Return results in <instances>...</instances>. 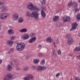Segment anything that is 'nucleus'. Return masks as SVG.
<instances>
[{
    "label": "nucleus",
    "mask_w": 80,
    "mask_h": 80,
    "mask_svg": "<svg viewBox=\"0 0 80 80\" xmlns=\"http://www.w3.org/2000/svg\"><path fill=\"white\" fill-rule=\"evenodd\" d=\"M26 7L30 11L36 10L37 12H38V11H40V9L38 8L33 6V4L30 2H28L26 4Z\"/></svg>",
    "instance_id": "1"
},
{
    "label": "nucleus",
    "mask_w": 80,
    "mask_h": 80,
    "mask_svg": "<svg viewBox=\"0 0 80 80\" xmlns=\"http://www.w3.org/2000/svg\"><path fill=\"white\" fill-rule=\"evenodd\" d=\"M26 15L29 17H31L32 18H34L35 20H38L39 16L38 13L36 11L33 12L31 14L30 12H28L26 13Z\"/></svg>",
    "instance_id": "2"
},
{
    "label": "nucleus",
    "mask_w": 80,
    "mask_h": 80,
    "mask_svg": "<svg viewBox=\"0 0 80 80\" xmlns=\"http://www.w3.org/2000/svg\"><path fill=\"white\" fill-rule=\"evenodd\" d=\"M25 47V43H19L16 46V50L20 52L24 49Z\"/></svg>",
    "instance_id": "3"
},
{
    "label": "nucleus",
    "mask_w": 80,
    "mask_h": 80,
    "mask_svg": "<svg viewBox=\"0 0 80 80\" xmlns=\"http://www.w3.org/2000/svg\"><path fill=\"white\" fill-rule=\"evenodd\" d=\"M77 26H78V24L76 22L74 23L72 26V28L70 29L71 31H73L77 28Z\"/></svg>",
    "instance_id": "4"
},
{
    "label": "nucleus",
    "mask_w": 80,
    "mask_h": 80,
    "mask_svg": "<svg viewBox=\"0 0 80 80\" xmlns=\"http://www.w3.org/2000/svg\"><path fill=\"white\" fill-rule=\"evenodd\" d=\"M36 40H37V37H33L30 39L28 41V42L30 43H32L34 42H35Z\"/></svg>",
    "instance_id": "5"
},
{
    "label": "nucleus",
    "mask_w": 80,
    "mask_h": 80,
    "mask_svg": "<svg viewBox=\"0 0 80 80\" xmlns=\"http://www.w3.org/2000/svg\"><path fill=\"white\" fill-rule=\"evenodd\" d=\"M7 17H8V15L7 13H3L0 16V18L1 19H4L5 18H7Z\"/></svg>",
    "instance_id": "6"
},
{
    "label": "nucleus",
    "mask_w": 80,
    "mask_h": 80,
    "mask_svg": "<svg viewBox=\"0 0 80 80\" xmlns=\"http://www.w3.org/2000/svg\"><path fill=\"white\" fill-rule=\"evenodd\" d=\"M63 21L65 22H70V18L68 16L64 17L63 18Z\"/></svg>",
    "instance_id": "7"
},
{
    "label": "nucleus",
    "mask_w": 80,
    "mask_h": 80,
    "mask_svg": "<svg viewBox=\"0 0 80 80\" xmlns=\"http://www.w3.org/2000/svg\"><path fill=\"white\" fill-rule=\"evenodd\" d=\"M37 69L38 70L41 71V70H45V69H46V67L45 66H38L37 67Z\"/></svg>",
    "instance_id": "8"
},
{
    "label": "nucleus",
    "mask_w": 80,
    "mask_h": 80,
    "mask_svg": "<svg viewBox=\"0 0 80 80\" xmlns=\"http://www.w3.org/2000/svg\"><path fill=\"white\" fill-rule=\"evenodd\" d=\"M18 17V15L17 13H15L13 15L12 19L13 20H17Z\"/></svg>",
    "instance_id": "9"
},
{
    "label": "nucleus",
    "mask_w": 80,
    "mask_h": 80,
    "mask_svg": "<svg viewBox=\"0 0 80 80\" xmlns=\"http://www.w3.org/2000/svg\"><path fill=\"white\" fill-rule=\"evenodd\" d=\"M12 66L10 64L8 65L6 68V70L8 72H10L12 70Z\"/></svg>",
    "instance_id": "10"
},
{
    "label": "nucleus",
    "mask_w": 80,
    "mask_h": 80,
    "mask_svg": "<svg viewBox=\"0 0 80 80\" xmlns=\"http://www.w3.org/2000/svg\"><path fill=\"white\" fill-rule=\"evenodd\" d=\"M13 43V41L12 40H8L7 42V44L8 46H12Z\"/></svg>",
    "instance_id": "11"
},
{
    "label": "nucleus",
    "mask_w": 80,
    "mask_h": 80,
    "mask_svg": "<svg viewBox=\"0 0 80 80\" xmlns=\"http://www.w3.org/2000/svg\"><path fill=\"white\" fill-rule=\"evenodd\" d=\"M68 39H69L68 40L67 43L69 45H71V44H72L73 42V39L72 38Z\"/></svg>",
    "instance_id": "12"
},
{
    "label": "nucleus",
    "mask_w": 80,
    "mask_h": 80,
    "mask_svg": "<svg viewBox=\"0 0 80 80\" xmlns=\"http://www.w3.org/2000/svg\"><path fill=\"white\" fill-rule=\"evenodd\" d=\"M23 37H22V38L23 40H27V39H28V38H29V36L27 34H23Z\"/></svg>",
    "instance_id": "13"
},
{
    "label": "nucleus",
    "mask_w": 80,
    "mask_h": 80,
    "mask_svg": "<svg viewBox=\"0 0 80 80\" xmlns=\"http://www.w3.org/2000/svg\"><path fill=\"white\" fill-rule=\"evenodd\" d=\"M46 41L48 43H52V42H53V40H52V38H51L50 37L47 38Z\"/></svg>",
    "instance_id": "14"
},
{
    "label": "nucleus",
    "mask_w": 80,
    "mask_h": 80,
    "mask_svg": "<svg viewBox=\"0 0 80 80\" xmlns=\"http://www.w3.org/2000/svg\"><path fill=\"white\" fill-rule=\"evenodd\" d=\"M41 12L42 17L43 18H44L45 17H46V13H45V12L43 10L41 11Z\"/></svg>",
    "instance_id": "15"
},
{
    "label": "nucleus",
    "mask_w": 80,
    "mask_h": 80,
    "mask_svg": "<svg viewBox=\"0 0 80 80\" xmlns=\"http://www.w3.org/2000/svg\"><path fill=\"white\" fill-rule=\"evenodd\" d=\"M8 7L5 6L2 8V12H6V11L8 10Z\"/></svg>",
    "instance_id": "16"
},
{
    "label": "nucleus",
    "mask_w": 80,
    "mask_h": 80,
    "mask_svg": "<svg viewBox=\"0 0 80 80\" xmlns=\"http://www.w3.org/2000/svg\"><path fill=\"white\" fill-rule=\"evenodd\" d=\"M6 75L10 80L13 79V76H12V75L11 73L8 74Z\"/></svg>",
    "instance_id": "17"
},
{
    "label": "nucleus",
    "mask_w": 80,
    "mask_h": 80,
    "mask_svg": "<svg viewBox=\"0 0 80 80\" xmlns=\"http://www.w3.org/2000/svg\"><path fill=\"white\" fill-rule=\"evenodd\" d=\"M8 32L9 35H12L14 33L12 29H9L8 30Z\"/></svg>",
    "instance_id": "18"
},
{
    "label": "nucleus",
    "mask_w": 80,
    "mask_h": 80,
    "mask_svg": "<svg viewBox=\"0 0 80 80\" xmlns=\"http://www.w3.org/2000/svg\"><path fill=\"white\" fill-rule=\"evenodd\" d=\"M27 29L26 28H23L22 29L20 30L19 31V32H20L21 33H23V32H24L25 33V32H27Z\"/></svg>",
    "instance_id": "19"
},
{
    "label": "nucleus",
    "mask_w": 80,
    "mask_h": 80,
    "mask_svg": "<svg viewBox=\"0 0 80 80\" xmlns=\"http://www.w3.org/2000/svg\"><path fill=\"white\" fill-rule=\"evenodd\" d=\"M71 36V34L69 33H68L66 35V38H67L68 39H69L72 38V37Z\"/></svg>",
    "instance_id": "20"
},
{
    "label": "nucleus",
    "mask_w": 80,
    "mask_h": 80,
    "mask_svg": "<svg viewBox=\"0 0 80 80\" xmlns=\"http://www.w3.org/2000/svg\"><path fill=\"white\" fill-rule=\"evenodd\" d=\"M53 52V55L52 56L55 58H57V54H56V52H55V49H54L52 51Z\"/></svg>",
    "instance_id": "21"
},
{
    "label": "nucleus",
    "mask_w": 80,
    "mask_h": 80,
    "mask_svg": "<svg viewBox=\"0 0 80 80\" xmlns=\"http://www.w3.org/2000/svg\"><path fill=\"white\" fill-rule=\"evenodd\" d=\"M58 19H59V17L56 16L54 18H53V20L54 22H57V21L58 20Z\"/></svg>",
    "instance_id": "22"
},
{
    "label": "nucleus",
    "mask_w": 80,
    "mask_h": 80,
    "mask_svg": "<svg viewBox=\"0 0 80 80\" xmlns=\"http://www.w3.org/2000/svg\"><path fill=\"white\" fill-rule=\"evenodd\" d=\"M18 21L19 23H22L23 22V19L21 17L19 18L18 19Z\"/></svg>",
    "instance_id": "23"
},
{
    "label": "nucleus",
    "mask_w": 80,
    "mask_h": 80,
    "mask_svg": "<svg viewBox=\"0 0 80 80\" xmlns=\"http://www.w3.org/2000/svg\"><path fill=\"white\" fill-rule=\"evenodd\" d=\"M61 25H62V24L60 22H58L55 25L56 27L58 28H60L61 27Z\"/></svg>",
    "instance_id": "24"
},
{
    "label": "nucleus",
    "mask_w": 80,
    "mask_h": 80,
    "mask_svg": "<svg viewBox=\"0 0 80 80\" xmlns=\"http://www.w3.org/2000/svg\"><path fill=\"white\" fill-rule=\"evenodd\" d=\"M39 61H40V60L36 59L34 60V61H33V62L35 63V64H37V63H38Z\"/></svg>",
    "instance_id": "25"
},
{
    "label": "nucleus",
    "mask_w": 80,
    "mask_h": 80,
    "mask_svg": "<svg viewBox=\"0 0 80 80\" xmlns=\"http://www.w3.org/2000/svg\"><path fill=\"white\" fill-rule=\"evenodd\" d=\"M76 52H79L80 51V46L74 49Z\"/></svg>",
    "instance_id": "26"
},
{
    "label": "nucleus",
    "mask_w": 80,
    "mask_h": 80,
    "mask_svg": "<svg viewBox=\"0 0 80 80\" xmlns=\"http://www.w3.org/2000/svg\"><path fill=\"white\" fill-rule=\"evenodd\" d=\"M72 5H73L72 1H71L68 3V4L67 5L68 7H70L71 6H72Z\"/></svg>",
    "instance_id": "27"
},
{
    "label": "nucleus",
    "mask_w": 80,
    "mask_h": 80,
    "mask_svg": "<svg viewBox=\"0 0 80 80\" xmlns=\"http://www.w3.org/2000/svg\"><path fill=\"white\" fill-rule=\"evenodd\" d=\"M10 80L8 76L6 75L3 78V80Z\"/></svg>",
    "instance_id": "28"
},
{
    "label": "nucleus",
    "mask_w": 80,
    "mask_h": 80,
    "mask_svg": "<svg viewBox=\"0 0 80 80\" xmlns=\"http://www.w3.org/2000/svg\"><path fill=\"white\" fill-rule=\"evenodd\" d=\"M72 5L74 6L75 7H78V4L76 2H74L72 3Z\"/></svg>",
    "instance_id": "29"
},
{
    "label": "nucleus",
    "mask_w": 80,
    "mask_h": 80,
    "mask_svg": "<svg viewBox=\"0 0 80 80\" xmlns=\"http://www.w3.org/2000/svg\"><path fill=\"white\" fill-rule=\"evenodd\" d=\"M41 8L42 10L43 11H46V10H47V8H46V7H44L42 6L41 7Z\"/></svg>",
    "instance_id": "30"
},
{
    "label": "nucleus",
    "mask_w": 80,
    "mask_h": 80,
    "mask_svg": "<svg viewBox=\"0 0 80 80\" xmlns=\"http://www.w3.org/2000/svg\"><path fill=\"white\" fill-rule=\"evenodd\" d=\"M45 60L43 59L41 62V64L42 65H44V64H45Z\"/></svg>",
    "instance_id": "31"
},
{
    "label": "nucleus",
    "mask_w": 80,
    "mask_h": 80,
    "mask_svg": "<svg viewBox=\"0 0 80 80\" xmlns=\"http://www.w3.org/2000/svg\"><path fill=\"white\" fill-rule=\"evenodd\" d=\"M4 5L3 2H1L0 1V8H1Z\"/></svg>",
    "instance_id": "32"
},
{
    "label": "nucleus",
    "mask_w": 80,
    "mask_h": 80,
    "mask_svg": "<svg viewBox=\"0 0 80 80\" xmlns=\"http://www.w3.org/2000/svg\"><path fill=\"white\" fill-rule=\"evenodd\" d=\"M77 18L78 20H80V14H78L77 15Z\"/></svg>",
    "instance_id": "33"
},
{
    "label": "nucleus",
    "mask_w": 80,
    "mask_h": 80,
    "mask_svg": "<svg viewBox=\"0 0 80 80\" xmlns=\"http://www.w3.org/2000/svg\"><path fill=\"white\" fill-rule=\"evenodd\" d=\"M28 76L29 78L31 79H33V76L32 75H28Z\"/></svg>",
    "instance_id": "34"
},
{
    "label": "nucleus",
    "mask_w": 80,
    "mask_h": 80,
    "mask_svg": "<svg viewBox=\"0 0 80 80\" xmlns=\"http://www.w3.org/2000/svg\"><path fill=\"white\" fill-rule=\"evenodd\" d=\"M28 67H24L23 69L24 71H27V70H28Z\"/></svg>",
    "instance_id": "35"
},
{
    "label": "nucleus",
    "mask_w": 80,
    "mask_h": 80,
    "mask_svg": "<svg viewBox=\"0 0 80 80\" xmlns=\"http://www.w3.org/2000/svg\"><path fill=\"white\" fill-rule=\"evenodd\" d=\"M29 78L28 76V77H25L24 78V79L25 80H29Z\"/></svg>",
    "instance_id": "36"
},
{
    "label": "nucleus",
    "mask_w": 80,
    "mask_h": 80,
    "mask_svg": "<svg viewBox=\"0 0 80 80\" xmlns=\"http://www.w3.org/2000/svg\"><path fill=\"white\" fill-rule=\"evenodd\" d=\"M31 68L33 70H35L36 69V67L35 66H33L31 67Z\"/></svg>",
    "instance_id": "37"
},
{
    "label": "nucleus",
    "mask_w": 80,
    "mask_h": 80,
    "mask_svg": "<svg viewBox=\"0 0 80 80\" xmlns=\"http://www.w3.org/2000/svg\"><path fill=\"white\" fill-rule=\"evenodd\" d=\"M58 55H61V53H62V52H61V51H60V50H59L58 51Z\"/></svg>",
    "instance_id": "38"
},
{
    "label": "nucleus",
    "mask_w": 80,
    "mask_h": 80,
    "mask_svg": "<svg viewBox=\"0 0 80 80\" xmlns=\"http://www.w3.org/2000/svg\"><path fill=\"white\" fill-rule=\"evenodd\" d=\"M10 39L11 40H14V39H15V37H13V36H11V37H10Z\"/></svg>",
    "instance_id": "39"
},
{
    "label": "nucleus",
    "mask_w": 80,
    "mask_h": 80,
    "mask_svg": "<svg viewBox=\"0 0 80 80\" xmlns=\"http://www.w3.org/2000/svg\"><path fill=\"white\" fill-rule=\"evenodd\" d=\"M38 55L39 57H43V54L42 53H39Z\"/></svg>",
    "instance_id": "40"
},
{
    "label": "nucleus",
    "mask_w": 80,
    "mask_h": 80,
    "mask_svg": "<svg viewBox=\"0 0 80 80\" xmlns=\"http://www.w3.org/2000/svg\"><path fill=\"white\" fill-rule=\"evenodd\" d=\"M18 65V64H13V66L14 67H17Z\"/></svg>",
    "instance_id": "41"
},
{
    "label": "nucleus",
    "mask_w": 80,
    "mask_h": 80,
    "mask_svg": "<svg viewBox=\"0 0 80 80\" xmlns=\"http://www.w3.org/2000/svg\"><path fill=\"white\" fill-rule=\"evenodd\" d=\"M35 35V33H31L30 35V36L32 37Z\"/></svg>",
    "instance_id": "42"
},
{
    "label": "nucleus",
    "mask_w": 80,
    "mask_h": 80,
    "mask_svg": "<svg viewBox=\"0 0 80 80\" xmlns=\"http://www.w3.org/2000/svg\"><path fill=\"white\" fill-rule=\"evenodd\" d=\"M42 4L44 5V4H45V0H43L42 2Z\"/></svg>",
    "instance_id": "43"
},
{
    "label": "nucleus",
    "mask_w": 80,
    "mask_h": 80,
    "mask_svg": "<svg viewBox=\"0 0 80 80\" xmlns=\"http://www.w3.org/2000/svg\"><path fill=\"white\" fill-rule=\"evenodd\" d=\"M73 55L72 54H69L68 55V57H72Z\"/></svg>",
    "instance_id": "44"
},
{
    "label": "nucleus",
    "mask_w": 80,
    "mask_h": 80,
    "mask_svg": "<svg viewBox=\"0 0 80 80\" xmlns=\"http://www.w3.org/2000/svg\"><path fill=\"white\" fill-rule=\"evenodd\" d=\"M75 10V12H78V11H79V9H78V8H77L76 7Z\"/></svg>",
    "instance_id": "45"
},
{
    "label": "nucleus",
    "mask_w": 80,
    "mask_h": 80,
    "mask_svg": "<svg viewBox=\"0 0 80 80\" xmlns=\"http://www.w3.org/2000/svg\"><path fill=\"white\" fill-rule=\"evenodd\" d=\"M60 76V73H58L56 76V77H59Z\"/></svg>",
    "instance_id": "46"
},
{
    "label": "nucleus",
    "mask_w": 80,
    "mask_h": 80,
    "mask_svg": "<svg viewBox=\"0 0 80 80\" xmlns=\"http://www.w3.org/2000/svg\"><path fill=\"white\" fill-rule=\"evenodd\" d=\"M9 51L10 52H11L12 53V52H13V48L9 50Z\"/></svg>",
    "instance_id": "47"
},
{
    "label": "nucleus",
    "mask_w": 80,
    "mask_h": 80,
    "mask_svg": "<svg viewBox=\"0 0 80 80\" xmlns=\"http://www.w3.org/2000/svg\"><path fill=\"white\" fill-rule=\"evenodd\" d=\"M38 48H42V45H38Z\"/></svg>",
    "instance_id": "48"
},
{
    "label": "nucleus",
    "mask_w": 80,
    "mask_h": 80,
    "mask_svg": "<svg viewBox=\"0 0 80 80\" xmlns=\"http://www.w3.org/2000/svg\"><path fill=\"white\" fill-rule=\"evenodd\" d=\"M77 58H78L79 59H80V54L76 57Z\"/></svg>",
    "instance_id": "49"
},
{
    "label": "nucleus",
    "mask_w": 80,
    "mask_h": 80,
    "mask_svg": "<svg viewBox=\"0 0 80 80\" xmlns=\"http://www.w3.org/2000/svg\"><path fill=\"white\" fill-rule=\"evenodd\" d=\"M56 42L57 44H58V42H59V41H58V39L56 40Z\"/></svg>",
    "instance_id": "50"
},
{
    "label": "nucleus",
    "mask_w": 80,
    "mask_h": 80,
    "mask_svg": "<svg viewBox=\"0 0 80 80\" xmlns=\"http://www.w3.org/2000/svg\"><path fill=\"white\" fill-rule=\"evenodd\" d=\"M76 80H80V78H78V77H76Z\"/></svg>",
    "instance_id": "51"
},
{
    "label": "nucleus",
    "mask_w": 80,
    "mask_h": 80,
    "mask_svg": "<svg viewBox=\"0 0 80 80\" xmlns=\"http://www.w3.org/2000/svg\"><path fill=\"white\" fill-rule=\"evenodd\" d=\"M12 61H13L14 62H17V60L15 59H13Z\"/></svg>",
    "instance_id": "52"
},
{
    "label": "nucleus",
    "mask_w": 80,
    "mask_h": 80,
    "mask_svg": "<svg viewBox=\"0 0 80 80\" xmlns=\"http://www.w3.org/2000/svg\"><path fill=\"white\" fill-rule=\"evenodd\" d=\"M8 54H9L10 53H11V52H10V51L9 50L8 51Z\"/></svg>",
    "instance_id": "53"
},
{
    "label": "nucleus",
    "mask_w": 80,
    "mask_h": 80,
    "mask_svg": "<svg viewBox=\"0 0 80 80\" xmlns=\"http://www.w3.org/2000/svg\"><path fill=\"white\" fill-rule=\"evenodd\" d=\"M2 62V60H0V64H1Z\"/></svg>",
    "instance_id": "54"
},
{
    "label": "nucleus",
    "mask_w": 80,
    "mask_h": 80,
    "mask_svg": "<svg viewBox=\"0 0 80 80\" xmlns=\"http://www.w3.org/2000/svg\"><path fill=\"white\" fill-rule=\"evenodd\" d=\"M2 26L0 25V30H1V29L2 28Z\"/></svg>",
    "instance_id": "55"
},
{
    "label": "nucleus",
    "mask_w": 80,
    "mask_h": 80,
    "mask_svg": "<svg viewBox=\"0 0 80 80\" xmlns=\"http://www.w3.org/2000/svg\"><path fill=\"white\" fill-rule=\"evenodd\" d=\"M11 65H13V63L12 62H10Z\"/></svg>",
    "instance_id": "56"
},
{
    "label": "nucleus",
    "mask_w": 80,
    "mask_h": 80,
    "mask_svg": "<svg viewBox=\"0 0 80 80\" xmlns=\"http://www.w3.org/2000/svg\"><path fill=\"white\" fill-rule=\"evenodd\" d=\"M25 58H26V59H28L29 58L28 57H26Z\"/></svg>",
    "instance_id": "57"
},
{
    "label": "nucleus",
    "mask_w": 80,
    "mask_h": 80,
    "mask_svg": "<svg viewBox=\"0 0 80 80\" xmlns=\"http://www.w3.org/2000/svg\"><path fill=\"white\" fill-rule=\"evenodd\" d=\"M54 45L55 47H56V46H55V45Z\"/></svg>",
    "instance_id": "58"
},
{
    "label": "nucleus",
    "mask_w": 80,
    "mask_h": 80,
    "mask_svg": "<svg viewBox=\"0 0 80 80\" xmlns=\"http://www.w3.org/2000/svg\"><path fill=\"white\" fill-rule=\"evenodd\" d=\"M54 45H55V42H54Z\"/></svg>",
    "instance_id": "59"
}]
</instances>
